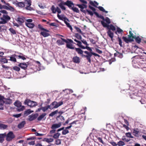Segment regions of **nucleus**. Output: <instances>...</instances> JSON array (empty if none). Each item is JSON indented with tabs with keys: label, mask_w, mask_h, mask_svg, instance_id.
I'll return each mask as SVG.
<instances>
[{
	"label": "nucleus",
	"mask_w": 146,
	"mask_h": 146,
	"mask_svg": "<svg viewBox=\"0 0 146 146\" xmlns=\"http://www.w3.org/2000/svg\"><path fill=\"white\" fill-rule=\"evenodd\" d=\"M38 27L40 30L43 31H41L40 33V34L43 37H45L50 35V34L49 33H47L49 32L50 31L43 28L40 24L38 25Z\"/></svg>",
	"instance_id": "obj_1"
},
{
	"label": "nucleus",
	"mask_w": 146,
	"mask_h": 146,
	"mask_svg": "<svg viewBox=\"0 0 146 146\" xmlns=\"http://www.w3.org/2000/svg\"><path fill=\"white\" fill-rule=\"evenodd\" d=\"M61 39L62 40L66 43V47L70 49H74L75 48L74 47L72 46L73 45L72 44V43H73L74 42L72 40L69 39H67V40H66L62 38H61Z\"/></svg>",
	"instance_id": "obj_2"
},
{
	"label": "nucleus",
	"mask_w": 146,
	"mask_h": 146,
	"mask_svg": "<svg viewBox=\"0 0 146 146\" xmlns=\"http://www.w3.org/2000/svg\"><path fill=\"white\" fill-rule=\"evenodd\" d=\"M31 0H25L24 2L25 7L26 10L31 11L34 10L33 8L31 7Z\"/></svg>",
	"instance_id": "obj_3"
},
{
	"label": "nucleus",
	"mask_w": 146,
	"mask_h": 146,
	"mask_svg": "<svg viewBox=\"0 0 146 146\" xmlns=\"http://www.w3.org/2000/svg\"><path fill=\"white\" fill-rule=\"evenodd\" d=\"M14 105L17 107V111H23L25 109V107L21 105V103L18 101H15L14 104Z\"/></svg>",
	"instance_id": "obj_4"
},
{
	"label": "nucleus",
	"mask_w": 146,
	"mask_h": 146,
	"mask_svg": "<svg viewBox=\"0 0 146 146\" xmlns=\"http://www.w3.org/2000/svg\"><path fill=\"white\" fill-rule=\"evenodd\" d=\"M5 137L7 141H10L15 138V135L12 131H10L7 134H6Z\"/></svg>",
	"instance_id": "obj_5"
},
{
	"label": "nucleus",
	"mask_w": 146,
	"mask_h": 146,
	"mask_svg": "<svg viewBox=\"0 0 146 146\" xmlns=\"http://www.w3.org/2000/svg\"><path fill=\"white\" fill-rule=\"evenodd\" d=\"M0 19L2 20L0 23H1V24H5L7 23L11 19L10 17L7 14L6 15H3V17H1Z\"/></svg>",
	"instance_id": "obj_6"
},
{
	"label": "nucleus",
	"mask_w": 146,
	"mask_h": 146,
	"mask_svg": "<svg viewBox=\"0 0 146 146\" xmlns=\"http://www.w3.org/2000/svg\"><path fill=\"white\" fill-rule=\"evenodd\" d=\"M84 52L85 53L87 54V56H85L86 57V58L87 60H88V62L90 63L91 62V57L92 56V55H93L95 56H97V54H96L94 52L93 53H88V51H84Z\"/></svg>",
	"instance_id": "obj_7"
},
{
	"label": "nucleus",
	"mask_w": 146,
	"mask_h": 146,
	"mask_svg": "<svg viewBox=\"0 0 146 146\" xmlns=\"http://www.w3.org/2000/svg\"><path fill=\"white\" fill-rule=\"evenodd\" d=\"M25 103V104H27L28 106H35L37 105V103L33 101H32L30 100H26Z\"/></svg>",
	"instance_id": "obj_8"
},
{
	"label": "nucleus",
	"mask_w": 146,
	"mask_h": 146,
	"mask_svg": "<svg viewBox=\"0 0 146 146\" xmlns=\"http://www.w3.org/2000/svg\"><path fill=\"white\" fill-rule=\"evenodd\" d=\"M90 4L96 7V8H98V9L101 11H102L104 12H105L106 13H108V12L107 11H106L104 9V8L102 7V6H99L98 7H97L94 4V3L92 1H90Z\"/></svg>",
	"instance_id": "obj_9"
},
{
	"label": "nucleus",
	"mask_w": 146,
	"mask_h": 146,
	"mask_svg": "<svg viewBox=\"0 0 146 146\" xmlns=\"http://www.w3.org/2000/svg\"><path fill=\"white\" fill-rule=\"evenodd\" d=\"M38 115V114L37 113L30 115L29 116L28 120L30 121H32L35 119L37 117Z\"/></svg>",
	"instance_id": "obj_10"
},
{
	"label": "nucleus",
	"mask_w": 146,
	"mask_h": 146,
	"mask_svg": "<svg viewBox=\"0 0 146 146\" xmlns=\"http://www.w3.org/2000/svg\"><path fill=\"white\" fill-rule=\"evenodd\" d=\"M74 49L76 51V52H77L78 54H80L81 55V56L83 57L86 58V57L85 56H87L86 55H84L83 54V53L84 52L83 50L79 48H75Z\"/></svg>",
	"instance_id": "obj_11"
},
{
	"label": "nucleus",
	"mask_w": 146,
	"mask_h": 146,
	"mask_svg": "<svg viewBox=\"0 0 146 146\" xmlns=\"http://www.w3.org/2000/svg\"><path fill=\"white\" fill-rule=\"evenodd\" d=\"M65 5H67L70 9L74 6V4L71 1L67 0L65 3Z\"/></svg>",
	"instance_id": "obj_12"
},
{
	"label": "nucleus",
	"mask_w": 146,
	"mask_h": 146,
	"mask_svg": "<svg viewBox=\"0 0 146 146\" xmlns=\"http://www.w3.org/2000/svg\"><path fill=\"white\" fill-rule=\"evenodd\" d=\"M46 115V113H43L40 115L37 118V120L38 121H40L42 120H44L46 118V117H45Z\"/></svg>",
	"instance_id": "obj_13"
},
{
	"label": "nucleus",
	"mask_w": 146,
	"mask_h": 146,
	"mask_svg": "<svg viewBox=\"0 0 146 146\" xmlns=\"http://www.w3.org/2000/svg\"><path fill=\"white\" fill-rule=\"evenodd\" d=\"M64 19V22L66 25L67 27L69 28L70 30L72 31V28L71 26L70 25L69 23L67 22L66 21H69L68 19L66 17H64L63 18Z\"/></svg>",
	"instance_id": "obj_14"
},
{
	"label": "nucleus",
	"mask_w": 146,
	"mask_h": 146,
	"mask_svg": "<svg viewBox=\"0 0 146 146\" xmlns=\"http://www.w3.org/2000/svg\"><path fill=\"white\" fill-rule=\"evenodd\" d=\"M62 122H60L58 123H55L52 124L51 128L52 129H55L60 127L61 126Z\"/></svg>",
	"instance_id": "obj_15"
},
{
	"label": "nucleus",
	"mask_w": 146,
	"mask_h": 146,
	"mask_svg": "<svg viewBox=\"0 0 146 146\" xmlns=\"http://www.w3.org/2000/svg\"><path fill=\"white\" fill-rule=\"evenodd\" d=\"M115 33L118 36L119 35L118 34H121V35H122L123 33V30L121 29L119 27H117L116 31L115 32Z\"/></svg>",
	"instance_id": "obj_16"
},
{
	"label": "nucleus",
	"mask_w": 146,
	"mask_h": 146,
	"mask_svg": "<svg viewBox=\"0 0 146 146\" xmlns=\"http://www.w3.org/2000/svg\"><path fill=\"white\" fill-rule=\"evenodd\" d=\"M50 109L52 110L54 108H57V102L54 101L52 102L50 105H48Z\"/></svg>",
	"instance_id": "obj_17"
},
{
	"label": "nucleus",
	"mask_w": 146,
	"mask_h": 146,
	"mask_svg": "<svg viewBox=\"0 0 146 146\" xmlns=\"http://www.w3.org/2000/svg\"><path fill=\"white\" fill-rule=\"evenodd\" d=\"M133 133L135 136L137 137H139L141 136V134H140V132L139 131H138L135 129L133 130Z\"/></svg>",
	"instance_id": "obj_18"
},
{
	"label": "nucleus",
	"mask_w": 146,
	"mask_h": 146,
	"mask_svg": "<svg viewBox=\"0 0 146 146\" xmlns=\"http://www.w3.org/2000/svg\"><path fill=\"white\" fill-rule=\"evenodd\" d=\"M129 33L131 35V36L133 37V38L135 39V40L136 42L138 43H140L141 42V39L139 37V36H137V37H134L133 36V34L131 33V31L129 32Z\"/></svg>",
	"instance_id": "obj_19"
},
{
	"label": "nucleus",
	"mask_w": 146,
	"mask_h": 146,
	"mask_svg": "<svg viewBox=\"0 0 146 146\" xmlns=\"http://www.w3.org/2000/svg\"><path fill=\"white\" fill-rule=\"evenodd\" d=\"M25 19V18L21 16L17 18V21L21 25L24 22Z\"/></svg>",
	"instance_id": "obj_20"
},
{
	"label": "nucleus",
	"mask_w": 146,
	"mask_h": 146,
	"mask_svg": "<svg viewBox=\"0 0 146 146\" xmlns=\"http://www.w3.org/2000/svg\"><path fill=\"white\" fill-rule=\"evenodd\" d=\"M17 56V55L15 54H14L12 55L11 56L8 57L10 58V59H8V60H10L12 62H16V59L15 57Z\"/></svg>",
	"instance_id": "obj_21"
},
{
	"label": "nucleus",
	"mask_w": 146,
	"mask_h": 146,
	"mask_svg": "<svg viewBox=\"0 0 146 146\" xmlns=\"http://www.w3.org/2000/svg\"><path fill=\"white\" fill-rule=\"evenodd\" d=\"M18 66L21 68L25 70L27 67V64L25 62L23 63H20L18 65Z\"/></svg>",
	"instance_id": "obj_22"
},
{
	"label": "nucleus",
	"mask_w": 146,
	"mask_h": 146,
	"mask_svg": "<svg viewBox=\"0 0 146 146\" xmlns=\"http://www.w3.org/2000/svg\"><path fill=\"white\" fill-rule=\"evenodd\" d=\"M6 136V133H4L0 134V142L3 143L4 140V138Z\"/></svg>",
	"instance_id": "obj_23"
},
{
	"label": "nucleus",
	"mask_w": 146,
	"mask_h": 146,
	"mask_svg": "<svg viewBox=\"0 0 146 146\" xmlns=\"http://www.w3.org/2000/svg\"><path fill=\"white\" fill-rule=\"evenodd\" d=\"M26 124L25 121H23L20 122L17 125L19 129H21L24 127V125Z\"/></svg>",
	"instance_id": "obj_24"
},
{
	"label": "nucleus",
	"mask_w": 146,
	"mask_h": 146,
	"mask_svg": "<svg viewBox=\"0 0 146 146\" xmlns=\"http://www.w3.org/2000/svg\"><path fill=\"white\" fill-rule=\"evenodd\" d=\"M13 3L14 4H16L17 5V6L19 7H25L24 2H19L17 3H16L15 2H13Z\"/></svg>",
	"instance_id": "obj_25"
},
{
	"label": "nucleus",
	"mask_w": 146,
	"mask_h": 146,
	"mask_svg": "<svg viewBox=\"0 0 146 146\" xmlns=\"http://www.w3.org/2000/svg\"><path fill=\"white\" fill-rule=\"evenodd\" d=\"M108 35L110 37L111 40L112 39L114 36L113 33L111 30H108L107 32Z\"/></svg>",
	"instance_id": "obj_26"
},
{
	"label": "nucleus",
	"mask_w": 146,
	"mask_h": 146,
	"mask_svg": "<svg viewBox=\"0 0 146 146\" xmlns=\"http://www.w3.org/2000/svg\"><path fill=\"white\" fill-rule=\"evenodd\" d=\"M73 61L74 62L77 63H79L80 61L79 58L77 56L74 57L73 58Z\"/></svg>",
	"instance_id": "obj_27"
},
{
	"label": "nucleus",
	"mask_w": 146,
	"mask_h": 146,
	"mask_svg": "<svg viewBox=\"0 0 146 146\" xmlns=\"http://www.w3.org/2000/svg\"><path fill=\"white\" fill-rule=\"evenodd\" d=\"M25 24L27 27L31 29L33 28L35 26V25L33 23H26Z\"/></svg>",
	"instance_id": "obj_28"
},
{
	"label": "nucleus",
	"mask_w": 146,
	"mask_h": 146,
	"mask_svg": "<svg viewBox=\"0 0 146 146\" xmlns=\"http://www.w3.org/2000/svg\"><path fill=\"white\" fill-rule=\"evenodd\" d=\"M56 119L58 121H62L64 120V118L63 116L60 115L56 117Z\"/></svg>",
	"instance_id": "obj_29"
},
{
	"label": "nucleus",
	"mask_w": 146,
	"mask_h": 146,
	"mask_svg": "<svg viewBox=\"0 0 146 146\" xmlns=\"http://www.w3.org/2000/svg\"><path fill=\"white\" fill-rule=\"evenodd\" d=\"M8 127V125H7L0 123V129L1 130H4L6 129Z\"/></svg>",
	"instance_id": "obj_30"
},
{
	"label": "nucleus",
	"mask_w": 146,
	"mask_h": 146,
	"mask_svg": "<svg viewBox=\"0 0 146 146\" xmlns=\"http://www.w3.org/2000/svg\"><path fill=\"white\" fill-rule=\"evenodd\" d=\"M58 40L56 42V43L58 44V46L60 45H62L64 44V42L62 40Z\"/></svg>",
	"instance_id": "obj_31"
},
{
	"label": "nucleus",
	"mask_w": 146,
	"mask_h": 146,
	"mask_svg": "<svg viewBox=\"0 0 146 146\" xmlns=\"http://www.w3.org/2000/svg\"><path fill=\"white\" fill-rule=\"evenodd\" d=\"M114 56H117L120 58H122L123 57V55L122 53H120L118 52H117L114 54Z\"/></svg>",
	"instance_id": "obj_32"
},
{
	"label": "nucleus",
	"mask_w": 146,
	"mask_h": 146,
	"mask_svg": "<svg viewBox=\"0 0 146 146\" xmlns=\"http://www.w3.org/2000/svg\"><path fill=\"white\" fill-rule=\"evenodd\" d=\"M108 29L110 30H111L113 31H115L116 30L115 27L112 24L109 25V26L108 27Z\"/></svg>",
	"instance_id": "obj_33"
},
{
	"label": "nucleus",
	"mask_w": 146,
	"mask_h": 146,
	"mask_svg": "<svg viewBox=\"0 0 146 146\" xmlns=\"http://www.w3.org/2000/svg\"><path fill=\"white\" fill-rule=\"evenodd\" d=\"M101 23L104 27H106L108 29V27L109 26V25H108V24H107L104 22L102 21H101Z\"/></svg>",
	"instance_id": "obj_34"
},
{
	"label": "nucleus",
	"mask_w": 146,
	"mask_h": 146,
	"mask_svg": "<svg viewBox=\"0 0 146 146\" xmlns=\"http://www.w3.org/2000/svg\"><path fill=\"white\" fill-rule=\"evenodd\" d=\"M49 107V106L48 105L45 107H42V111L44 112L47 110L48 109H50Z\"/></svg>",
	"instance_id": "obj_35"
},
{
	"label": "nucleus",
	"mask_w": 146,
	"mask_h": 146,
	"mask_svg": "<svg viewBox=\"0 0 146 146\" xmlns=\"http://www.w3.org/2000/svg\"><path fill=\"white\" fill-rule=\"evenodd\" d=\"M60 134L58 133L57 132L54 134V135L52 136L53 137L54 139H56L58 138L59 136H60Z\"/></svg>",
	"instance_id": "obj_36"
},
{
	"label": "nucleus",
	"mask_w": 146,
	"mask_h": 146,
	"mask_svg": "<svg viewBox=\"0 0 146 146\" xmlns=\"http://www.w3.org/2000/svg\"><path fill=\"white\" fill-rule=\"evenodd\" d=\"M17 56L19 57V58L23 60H25L26 59V58L25 57H26L28 58V57H27V56H25L24 55H18Z\"/></svg>",
	"instance_id": "obj_37"
},
{
	"label": "nucleus",
	"mask_w": 146,
	"mask_h": 146,
	"mask_svg": "<svg viewBox=\"0 0 146 146\" xmlns=\"http://www.w3.org/2000/svg\"><path fill=\"white\" fill-rule=\"evenodd\" d=\"M8 60L5 58H1L0 59V62L3 63H7L8 62Z\"/></svg>",
	"instance_id": "obj_38"
},
{
	"label": "nucleus",
	"mask_w": 146,
	"mask_h": 146,
	"mask_svg": "<svg viewBox=\"0 0 146 146\" xmlns=\"http://www.w3.org/2000/svg\"><path fill=\"white\" fill-rule=\"evenodd\" d=\"M72 9L74 12L77 13H79V11L78 9L76 7H74V6L72 7Z\"/></svg>",
	"instance_id": "obj_39"
},
{
	"label": "nucleus",
	"mask_w": 146,
	"mask_h": 146,
	"mask_svg": "<svg viewBox=\"0 0 146 146\" xmlns=\"http://www.w3.org/2000/svg\"><path fill=\"white\" fill-rule=\"evenodd\" d=\"M117 144L118 146H123L125 145V143L122 141H120L117 142Z\"/></svg>",
	"instance_id": "obj_40"
},
{
	"label": "nucleus",
	"mask_w": 146,
	"mask_h": 146,
	"mask_svg": "<svg viewBox=\"0 0 146 146\" xmlns=\"http://www.w3.org/2000/svg\"><path fill=\"white\" fill-rule=\"evenodd\" d=\"M117 38L118 40L119 44V45L121 47H122V42L121 39L119 36H118Z\"/></svg>",
	"instance_id": "obj_41"
},
{
	"label": "nucleus",
	"mask_w": 146,
	"mask_h": 146,
	"mask_svg": "<svg viewBox=\"0 0 146 146\" xmlns=\"http://www.w3.org/2000/svg\"><path fill=\"white\" fill-rule=\"evenodd\" d=\"M51 10L52 13H55L56 12V8H55L54 5H52L51 8Z\"/></svg>",
	"instance_id": "obj_42"
},
{
	"label": "nucleus",
	"mask_w": 146,
	"mask_h": 146,
	"mask_svg": "<svg viewBox=\"0 0 146 146\" xmlns=\"http://www.w3.org/2000/svg\"><path fill=\"white\" fill-rule=\"evenodd\" d=\"M58 112V110H57L55 111L51 112L49 114V116L51 117L53 116L54 115L56 114Z\"/></svg>",
	"instance_id": "obj_43"
},
{
	"label": "nucleus",
	"mask_w": 146,
	"mask_h": 146,
	"mask_svg": "<svg viewBox=\"0 0 146 146\" xmlns=\"http://www.w3.org/2000/svg\"><path fill=\"white\" fill-rule=\"evenodd\" d=\"M69 132V131L67 129H66L65 128V129H64L62 132V134L63 135H65L66 134L68 133Z\"/></svg>",
	"instance_id": "obj_44"
},
{
	"label": "nucleus",
	"mask_w": 146,
	"mask_h": 146,
	"mask_svg": "<svg viewBox=\"0 0 146 146\" xmlns=\"http://www.w3.org/2000/svg\"><path fill=\"white\" fill-rule=\"evenodd\" d=\"M75 36L79 40H81L82 38L81 35L78 33L75 34Z\"/></svg>",
	"instance_id": "obj_45"
},
{
	"label": "nucleus",
	"mask_w": 146,
	"mask_h": 146,
	"mask_svg": "<svg viewBox=\"0 0 146 146\" xmlns=\"http://www.w3.org/2000/svg\"><path fill=\"white\" fill-rule=\"evenodd\" d=\"M5 103L4 101H2L0 102V110H3V105Z\"/></svg>",
	"instance_id": "obj_46"
},
{
	"label": "nucleus",
	"mask_w": 146,
	"mask_h": 146,
	"mask_svg": "<svg viewBox=\"0 0 146 146\" xmlns=\"http://www.w3.org/2000/svg\"><path fill=\"white\" fill-rule=\"evenodd\" d=\"M33 111H31L30 109H28L25 111V114L27 115L30 114Z\"/></svg>",
	"instance_id": "obj_47"
},
{
	"label": "nucleus",
	"mask_w": 146,
	"mask_h": 146,
	"mask_svg": "<svg viewBox=\"0 0 146 146\" xmlns=\"http://www.w3.org/2000/svg\"><path fill=\"white\" fill-rule=\"evenodd\" d=\"M142 57V56H141V55H137V56H133L131 59H132L133 58H135V59H139V58L141 59V57Z\"/></svg>",
	"instance_id": "obj_48"
},
{
	"label": "nucleus",
	"mask_w": 146,
	"mask_h": 146,
	"mask_svg": "<svg viewBox=\"0 0 146 146\" xmlns=\"http://www.w3.org/2000/svg\"><path fill=\"white\" fill-rule=\"evenodd\" d=\"M13 69V70L17 71H19L20 70V68L17 66H14Z\"/></svg>",
	"instance_id": "obj_49"
},
{
	"label": "nucleus",
	"mask_w": 146,
	"mask_h": 146,
	"mask_svg": "<svg viewBox=\"0 0 146 146\" xmlns=\"http://www.w3.org/2000/svg\"><path fill=\"white\" fill-rule=\"evenodd\" d=\"M11 12H14L15 11V9L13 7L10 6L8 7V10Z\"/></svg>",
	"instance_id": "obj_50"
},
{
	"label": "nucleus",
	"mask_w": 146,
	"mask_h": 146,
	"mask_svg": "<svg viewBox=\"0 0 146 146\" xmlns=\"http://www.w3.org/2000/svg\"><path fill=\"white\" fill-rule=\"evenodd\" d=\"M9 30L10 32L13 34L14 35L16 34L15 31L13 28H10L9 29Z\"/></svg>",
	"instance_id": "obj_51"
},
{
	"label": "nucleus",
	"mask_w": 146,
	"mask_h": 146,
	"mask_svg": "<svg viewBox=\"0 0 146 146\" xmlns=\"http://www.w3.org/2000/svg\"><path fill=\"white\" fill-rule=\"evenodd\" d=\"M75 28L77 32L81 34H82L81 30L79 28L76 27H75Z\"/></svg>",
	"instance_id": "obj_52"
},
{
	"label": "nucleus",
	"mask_w": 146,
	"mask_h": 146,
	"mask_svg": "<svg viewBox=\"0 0 146 146\" xmlns=\"http://www.w3.org/2000/svg\"><path fill=\"white\" fill-rule=\"evenodd\" d=\"M55 144L57 145H59L61 144V142L60 139H57L56 140Z\"/></svg>",
	"instance_id": "obj_53"
},
{
	"label": "nucleus",
	"mask_w": 146,
	"mask_h": 146,
	"mask_svg": "<svg viewBox=\"0 0 146 146\" xmlns=\"http://www.w3.org/2000/svg\"><path fill=\"white\" fill-rule=\"evenodd\" d=\"M105 21L108 24H110L111 23L110 19L108 17H106L105 19Z\"/></svg>",
	"instance_id": "obj_54"
},
{
	"label": "nucleus",
	"mask_w": 146,
	"mask_h": 146,
	"mask_svg": "<svg viewBox=\"0 0 146 146\" xmlns=\"http://www.w3.org/2000/svg\"><path fill=\"white\" fill-rule=\"evenodd\" d=\"M63 104V102L62 101H60L58 102H57V108L62 105Z\"/></svg>",
	"instance_id": "obj_55"
},
{
	"label": "nucleus",
	"mask_w": 146,
	"mask_h": 146,
	"mask_svg": "<svg viewBox=\"0 0 146 146\" xmlns=\"http://www.w3.org/2000/svg\"><path fill=\"white\" fill-rule=\"evenodd\" d=\"M86 11L88 13V14L90 15L91 16H92L94 15V13H93L90 10H88V9L86 10Z\"/></svg>",
	"instance_id": "obj_56"
},
{
	"label": "nucleus",
	"mask_w": 146,
	"mask_h": 146,
	"mask_svg": "<svg viewBox=\"0 0 146 146\" xmlns=\"http://www.w3.org/2000/svg\"><path fill=\"white\" fill-rule=\"evenodd\" d=\"M83 4H77L76 5V6H78L80 9H84V7H83Z\"/></svg>",
	"instance_id": "obj_57"
},
{
	"label": "nucleus",
	"mask_w": 146,
	"mask_h": 146,
	"mask_svg": "<svg viewBox=\"0 0 146 146\" xmlns=\"http://www.w3.org/2000/svg\"><path fill=\"white\" fill-rule=\"evenodd\" d=\"M127 39L128 43H129V42H132L134 41L133 39L131 38L130 36L128 37L127 38Z\"/></svg>",
	"instance_id": "obj_58"
},
{
	"label": "nucleus",
	"mask_w": 146,
	"mask_h": 146,
	"mask_svg": "<svg viewBox=\"0 0 146 146\" xmlns=\"http://www.w3.org/2000/svg\"><path fill=\"white\" fill-rule=\"evenodd\" d=\"M122 38L126 43H128L127 38L126 37L123 36L122 37Z\"/></svg>",
	"instance_id": "obj_59"
},
{
	"label": "nucleus",
	"mask_w": 146,
	"mask_h": 146,
	"mask_svg": "<svg viewBox=\"0 0 146 146\" xmlns=\"http://www.w3.org/2000/svg\"><path fill=\"white\" fill-rule=\"evenodd\" d=\"M89 7L91 9L92 11H93V12H95L96 11V9L94 7L91 6L89 5Z\"/></svg>",
	"instance_id": "obj_60"
},
{
	"label": "nucleus",
	"mask_w": 146,
	"mask_h": 146,
	"mask_svg": "<svg viewBox=\"0 0 146 146\" xmlns=\"http://www.w3.org/2000/svg\"><path fill=\"white\" fill-rule=\"evenodd\" d=\"M56 12H57L59 14L61 13V10L58 7H57L56 8Z\"/></svg>",
	"instance_id": "obj_61"
},
{
	"label": "nucleus",
	"mask_w": 146,
	"mask_h": 146,
	"mask_svg": "<svg viewBox=\"0 0 146 146\" xmlns=\"http://www.w3.org/2000/svg\"><path fill=\"white\" fill-rule=\"evenodd\" d=\"M54 141V139L52 138H49L47 139V142L48 143L52 142H53Z\"/></svg>",
	"instance_id": "obj_62"
},
{
	"label": "nucleus",
	"mask_w": 146,
	"mask_h": 146,
	"mask_svg": "<svg viewBox=\"0 0 146 146\" xmlns=\"http://www.w3.org/2000/svg\"><path fill=\"white\" fill-rule=\"evenodd\" d=\"M21 113H19V114H16L15 115H13V116L15 117L18 118V117H21Z\"/></svg>",
	"instance_id": "obj_63"
},
{
	"label": "nucleus",
	"mask_w": 146,
	"mask_h": 146,
	"mask_svg": "<svg viewBox=\"0 0 146 146\" xmlns=\"http://www.w3.org/2000/svg\"><path fill=\"white\" fill-rule=\"evenodd\" d=\"M110 143L113 146H117V144L113 141H111Z\"/></svg>",
	"instance_id": "obj_64"
}]
</instances>
